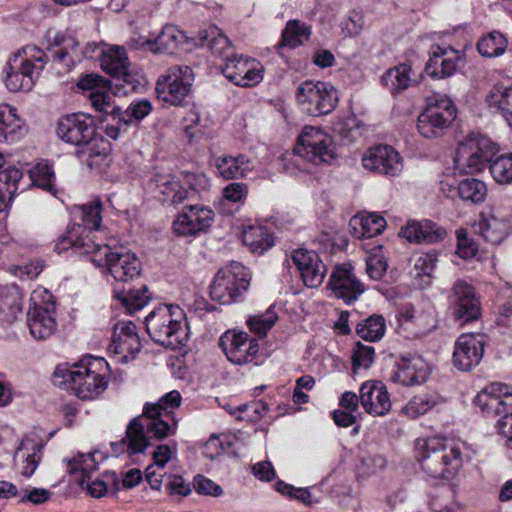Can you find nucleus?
Listing matches in <instances>:
<instances>
[{
	"instance_id": "obj_21",
	"label": "nucleus",
	"mask_w": 512,
	"mask_h": 512,
	"mask_svg": "<svg viewBox=\"0 0 512 512\" xmlns=\"http://www.w3.org/2000/svg\"><path fill=\"white\" fill-rule=\"evenodd\" d=\"M484 353L482 336L465 333L458 337L453 352L454 365L463 371H468L479 364Z\"/></svg>"
},
{
	"instance_id": "obj_24",
	"label": "nucleus",
	"mask_w": 512,
	"mask_h": 512,
	"mask_svg": "<svg viewBox=\"0 0 512 512\" xmlns=\"http://www.w3.org/2000/svg\"><path fill=\"white\" fill-rule=\"evenodd\" d=\"M359 398L365 411L372 416H384L392 407L388 390L380 381L364 382L360 387Z\"/></svg>"
},
{
	"instance_id": "obj_30",
	"label": "nucleus",
	"mask_w": 512,
	"mask_h": 512,
	"mask_svg": "<svg viewBox=\"0 0 512 512\" xmlns=\"http://www.w3.org/2000/svg\"><path fill=\"white\" fill-rule=\"evenodd\" d=\"M399 235L409 242H436L446 236V230L429 220H413L401 228Z\"/></svg>"
},
{
	"instance_id": "obj_36",
	"label": "nucleus",
	"mask_w": 512,
	"mask_h": 512,
	"mask_svg": "<svg viewBox=\"0 0 512 512\" xmlns=\"http://www.w3.org/2000/svg\"><path fill=\"white\" fill-rule=\"evenodd\" d=\"M486 102L490 108L497 110L512 127V85H495L488 92Z\"/></svg>"
},
{
	"instance_id": "obj_18",
	"label": "nucleus",
	"mask_w": 512,
	"mask_h": 512,
	"mask_svg": "<svg viewBox=\"0 0 512 512\" xmlns=\"http://www.w3.org/2000/svg\"><path fill=\"white\" fill-rule=\"evenodd\" d=\"M214 220L211 209L192 205L184 208L173 222V231L180 236H192L208 230Z\"/></svg>"
},
{
	"instance_id": "obj_23",
	"label": "nucleus",
	"mask_w": 512,
	"mask_h": 512,
	"mask_svg": "<svg viewBox=\"0 0 512 512\" xmlns=\"http://www.w3.org/2000/svg\"><path fill=\"white\" fill-rule=\"evenodd\" d=\"M328 286L337 298L343 299L346 303L356 300L364 291L363 285L355 277L350 264L336 266Z\"/></svg>"
},
{
	"instance_id": "obj_14",
	"label": "nucleus",
	"mask_w": 512,
	"mask_h": 512,
	"mask_svg": "<svg viewBox=\"0 0 512 512\" xmlns=\"http://www.w3.org/2000/svg\"><path fill=\"white\" fill-rule=\"evenodd\" d=\"M193 72L188 66L170 67L156 82L157 97L170 105H179L188 96Z\"/></svg>"
},
{
	"instance_id": "obj_5",
	"label": "nucleus",
	"mask_w": 512,
	"mask_h": 512,
	"mask_svg": "<svg viewBox=\"0 0 512 512\" xmlns=\"http://www.w3.org/2000/svg\"><path fill=\"white\" fill-rule=\"evenodd\" d=\"M45 62V52L36 46L18 50L4 67L3 81L6 88L14 93L30 91Z\"/></svg>"
},
{
	"instance_id": "obj_6",
	"label": "nucleus",
	"mask_w": 512,
	"mask_h": 512,
	"mask_svg": "<svg viewBox=\"0 0 512 512\" xmlns=\"http://www.w3.org/2000/svg\"><path fill=\"white\" fill-rule=\"evenodd\" d=\"M146 329L151 338L171 349H179L188 340L185 315L179 307L163 306L146 318Z\"/></svg>"
},
{
	"instance_id": "obj_39",
	"label": "nucleus",
	"mask_w": 512,
	"mask_h": 512,
	"mask_svg": "<svg viewBox=\"0 0 512 512\" xmlns=\"http://www.w3.org/2000/svg\"><path fill=\"white\" fill-rule=\"evenodd\" d=\"M410 262L412 265L410 273L414 277L415 285L419 288L428 285L435 268L436 257L432 254H415Z\"/></svg>"
},
{
	"instance_id": "obj_1",
	"label": "nucleus",
	"mask_w": 512,
	"mask_h": 512,
	"mask_svg": "<svg viewBox=\"0 0 512 512\" xmlns=\"http://www.w3.org/2000/svg\"><path fill=\"white\" fill-rule=\"evenodd\" d=\"M85 229L80 224L72 225L66 234L60 237L56 248L59 252L68 248L83 249L91 261L106 267L111 276L120 282H128L137 278L141 273V262L135 253L125 249L112 250L108 245L85 242Z\"/></svg>"
},
{
	"instance_id": "obj_47",
	"label": "nucleus",
	"mask_w": 512,
	"mask_h": 512,
	"mask_svg": "<svg viewBox=\"0 0 512 512\" xmlns=\"http://www.w3.org/2000/svg\"><path fill=\"white\" fill-rule=\"evenodd\" d=\"M152 110V105L148 100H140L132 103L127 110L121 111L120 108L112 107L110 117L118 123L129 124L132 120H141Z\"/></svg>"
},
{
	"instance_id": "obj_55",
	"label": "nucleus",
	"mask_w": 512,
	"mask_h": 512,
	"mask_svg": "<svg viewBox=\"0 0 512 512\" xmlns=\"http://www.w3.org/2000/svg\"><path fill=\"white\" fill-rule=\"evenodd\" d=\"M278 320L277 313L270 307L262 314L251 315L247 318L246 324L252 333L259 336H266L267 332Z\"/></svg>"
},
{
	"instance_id": "obj_46",
	"label": "nucleus",
	"mask_w": 512,
	"mask_h": 512,
	"mask_svg": "<svg viewBox=\"0 0 512 512\" xmlns=\"http://www.w3.org/2000/svg\"><path fill=\"white\" fill-rule=\"evenodd\" d=\"M410 74L411 66L408 64H400L389 69L382 77V81L392 93H398L410 86Z\"/></svg>"
},
{
	"instance_id": "obj_25",
	"label": "nucleus",
	"mask_w": 512,
	"mask_h": 512,
	"mask_svg": "<svg viewBox=\"0 0 512 512\" xmlns=\"http://www.w3.org/2000/svg\"><path fill=\"white\" fill-rule=\"evenodd\" d=\"M111 143L94 131L92 137L78 148L77 155L90 169H101L111 162Z\"/></svg>"
},
{
	"instance_id": "obj_15",
	"label": "nucleus",
	"mask_w": 512,
	"mask_h": 512,
	"mask_svg": "<svg viewBox=\"0 0 512 512\" xmlns=\"http://www.w3.org/2000/svg\"><path fill=\"white\" fill-rule=\"evenodd\" d=\"M454 318L461 324L479 319L481 304L474 287L464 280H457L448 293Z\"/></svg>"
},
{
	"instance_id": "obj_4",
	"label": "nucleus",
	"mask_w": 512,
	"mask_h": 512,
	"mask_svg": "<svg viewBox=\"0 0 512 512\" xmlns=\"http://www.w3.org/2000/svg\"><path fill=\"white\" fill-rule=\"evenodd\" d=\"M150 454L152 462L146 467L145 479L151 489L160 491L163 480L167 478L166 488L171 495H189L191 488L183 477L178 474H170L167 471L178 463L177 444L175 442L159 444L153 448Z\"/></svg>"
},
{
	"instance_id": "obj_12",
	"label": "nucleus",
	"mask_w": 512,
	"mask_h": 512,
	"mask_svg": "<svg viewBox=\"0 0 512 512\" xmlns=\"http://www.w3.org/2000/svg\"><path fill=\"white\" fill-rule=\"evenodd\" d=\"M456 117V108L447 97L429 102L417 120L418 132L425 138H435L443 134Z\"/></svg>"
},
{
	"instance_id": "obj_53",
	"label": "nucleus",
	"mask_w": 512,
	"mask_h": 512,
	"mask_svg": "<svg viewBox=\"0 0 512 512\" xmlns=\"http://www.w3.org/2000/svg\"><path fill=\"white\" fill-rule=\"evenodd\" d=\"M429 505L434 512H454L459 507L454 488L446 486L437 491L431 497Z\"/></svg>"
},
{
	"instance_id": "obj_60",
	"label": "nucleus",
	"mask_w": 512,
	"mask_h": 512,
	"mask_svg": "<svg viewBox=\"0 0 512 512\" xmlns=\"http://www.w3.org/2000/svg\"><path fill=\"white\" fill-rule=\"evenodd\" d=\"M374 360V348L356 343L352 351V365L355 373L359 368H368Z\"/></svg>"
},
{
	"instance_id": "obj_44",
	"label": "nucleus",
	"mask_w": 512,
	"mask_h": 512,
	"mask_svg": "<svg viewBox=\"0 0 512 512\" xmlns=\"http://www.w3.org/2000/svg\"><path fill=\"white\" fill-rule=\"evenodd\" d=\"M197 39L201 45L208 46L217 55H223L231 47L228 37L216 26L199 31Z\"/></svg>"
},
{
	"instance_id": "obj_41",
	"label": "nucleus",
	"mask_w": 512,
	"mask_h": 512,
	"mask_svg": "<svg viewBox=\"0 0 512 512\" xmlns=\"http://www.w3.org/2000/svg\"><path fill=\"white\" fill-rule=\"evenodd\" d=\"M477 226L479 233L492 244H499L509 233L508 223L494 216H483Z\"/></svg>"
},
{
	"instance_id": "obj_8",
	"label": "nucleus",
	"mask_w": 512,
	"mask_h": 512,
	"mask_svg": "<svg viewBox=\"0 0 512 512\" xmlns=\"http://www.w3.org/2000/svg\"><path fill=\"white\" fill-rule=\"evenodd\" d=\"M180 404L181 396L177 391L167 393L157 403H147L140 416L146 431L158 439L174 435L178 427L174 411Z\"/></svg>"
},
{
	"instance_id": "obj_20",
	"label": "nucleus",
	"mask_w": 512,
	"mask_h": 512,
	"mask_svg": "<svg viewBox=\"0 0 512 512\" xmlns=\"http://www.w3.org/2000/svg\"><path fill=\"white\" fill-rule=\"evenodd\" d=\"M364 168L385 175H397L402 170L399 153L388 145L370 148L362 157Z\"/></svg>"
},
{
	"instance_id": "obj_29",
	"label": "nucleus",
	"mask_w": 512,
	"mask_h": 512,
	"mask_svg": "<svg viewBox=\"0 0 512 512\" xmlns=\"http://www.w3.org/2000/svg\"><path fill=\"white\" fill-rule=\"evenodd\" d=\"M202 182L203 178L187 172L166 180L159 187L165 201L179 204L188 197L189 190L197 189Z\"/></svg>"
},
{
	"instance_id": "obj_63",
	"label": "nucleus",
	"mask_w": 512,
	"mask_h": 512,
	"mask_svg": "<svg viewBox=\"0 0 512 512\" xmlns=\"http://www.w3.org/2000/svg\"><path fill=\"white\" fill-rule=\"evenodd\" d=\"M457 254L464 259L474 257L478 252V246L474 240L468 237L463 229L457 231Z\"/></svg>"
},
{
	"instance_id": "obj_27",
	"label": "nucleus",
	"mask_w": 512,
	"mask_h": 512,
	"mask_svg": "<svg viewBox=\"0 0 512 512\" xmlns=\"http://www.w3.org/2000/svg\"><path fill=\"white\" fill-rule=\"evenodd\" d=\"M463 61V54L450 46H435L426 65V72L434 78L453 75Z\"/></svg>"
},
{
	"instance_id": "obj_7",
	"label": "nucleus",
	"mask_w": 512,
	"mask_h": 512,
	"mask_svg": "<svg viewBox=\"0 0 512 512\" xmlns=\"http://www.w3.org/2000/svg\"><path fill=\"white\" fill-rule=\"evenodd\" d=\"M475 403L483 413L502 415L497 422L498 431L512 441V387L491 383L477 394Z\"/></svg>"
},
{
	"instance_id": "obj_37",
	"label": "nucleus",
	"mask_w": 512,
	"mask_h": 512,
	"mask_svg": "<svg viewBox=\"0 0 512 512\" xmlns=\"http://www.w3.org/2000/svg\"><path fill=\"white\" fill-rule=\"evenodd\" d=\"M443 403V398L436 392L422 393L413 397L402 409L412 419L420 417Z\"/></svg>"
},
{
	"instance_id": "obj_2",
	"label": "nucleus",
	"mask_w": 512,
	"mask_h": 512,
	"mask_svg": "<svg viewBox=\"0 0 512 512\" xmlns=\"http://www.w3.org/2000/svg\"><path fill=\"white\" fill-rule=\"evenodd\" d=\"M415 447L422 470L432 478L453 477L462 465L461 448L452 439H418Z\"/></svg>"
},
{
	"instance_id": "obj_59",
	"label": "nucleus",
	"mask_w": 512,
	"mask_h": 512,
	"mask_svg": "<svg viewBox=\"0 0 512 512\" xmlns=\"http://www.w3.org/2000/svg\"><path fill=\"white\" fill-rule=\"evenodd\" d=\"M387 261L382 253V247H374L367 258V273L375 280L381 279L387 270Z\"/></svg>"
},
{
	"instance_id": "obj_3",
	"label": "nucleus",
	"mask_w": 512,
	"mask_h": 512,
	"mask_svg": "<svg viewBox=\"0 0 512 512\" xmlns=\"http://www.w3.org/2000/svg\"><path fill=\"white\" fill-rule=\"evenodd\" d=\"M55 377H61L75 395L83 400L94 399L108 386L109 366L103 358H89L70 369L58 368Z\"/></svg>"
},
{
	"instance_id": "obj_45",
	"label": "nucleus",
	"mask_w": 512,
	"mask_h": 512,
	"mask_svg": "<svg viewBox=\"0 0 512 512\" xmlns=\"http://www.w3.org/2000/svg\"><path fill=\"white\" fill-rule=\"evenodd\" d=\"M184 34L172 25L165 26L155 38L153 53H173L184 41Z\"/></svg>"
},
{
	"instance_id": "obj_16",
	"label": "nucleus",
	"mask_w": 512,
	"mask_h": 512,
	"mask_svg": "<svg viewBox=\"0 0 512 512\" xmlns=\"http://www.w3.org/2000/svg\"><path fill=\"white\" fill-rule=\"evenodd\" d=\"M223 73L237 86L254 87L262 81L264 67L256 59L234 55L226 60Z\"/></svg>"
},
{
	"instance_id": "obj_62",
	"label": "nucleus",
	"mask_w": 512,
	"mask_h": 512,
	"mask_svg": "<svg viewBox=\"0 0 512 512\" xmlns=\"http://www.w3.org/2000/svg\"><path fill=\"white\" fill-rule=\"evenodd\" d=\"M110 89L111 86L108 84L104 86L103 89L87 94L92 106L96 110L100 112H107L108 109L112 107V95L110 93Z\"/></svg>"
},
{
	"instance_id": "obj_51",
	"label": "nucleus",
	"mask_w": 512,
	"mask_h": 512,
	"mask_svg": "<svg viewBox=\"0 0 512 512\" xmlns=\"http://www.w3.org/2000/svg\"><path fill=\"white\" fill-rule=\"evenodd\" d=\"M311 30L298 20L289 21L282 34V44L291 48L298 47L307 41Z\"/></svg>"
},
{
	"instance_id": "obj_19",
	"label": "nucleus",
	"mask_w": 512,
	"mask_h": 512,
	"mask_svg": "<svg viewBox=\"0 0 512 512\" xmlns=\"http://www.w3.org/2000/svg\"><path fill=\"white\" fill-rule=\"evenodd\" d=\"M141 349V342L136 326L131 321H120L115 324L110 351L119 361L133 359Z\"/></svg>"
},
{
	"instance_id": "obj_32",
	"label": "nucleus",
	"mask_w": 512,
	"mask_h": 512,
	"mask_svg": "<svg viewBox=\"0 0 512 512\" xmlns=\"http://www.w3.org/2000/svg\"><path fill=\"white\" fill-rule=\"evenodd\" d=\"M42 446L34 439H24L14 454V463L19 473L30 477L35 472L41 459Z\"/></svg>"
},
{
	"instance_id": "obj_28",
	"label": "nucleus",
	"mask_w": 512,
	"mask_h": 512,
	"mask_svg": "<svg viewBox=\"0 0 512 512\" xmlns=\"http://www.w3.org/2000/svg\"><path fill=\"white\" fill-rule=\"evenodd\" d=\"M102 69L110 75L130 82L132 71L128 60L126 50L118 45H104L100 56Z\"/></svg>"
},
{
	"instance_id": "obj_58",
	"label": "nucleus",
	"mask_w": 512,
	"mask_h": 512,
	"mask_svg": "<svg viewBox=\"0 0 512 512\" xmlns=\"http://www.w3.org/2000/svg\"><path fill=\"white\" fill-rule=\"evenodd\" d=\"M77 211L80 212V217L88 229L97 230L100 228L102 221V203L100 200H94L89 204L82 205Z\"/></svg>"
},
{
	"instance_id": "obj_61",
	"label": "nucleus",
	"mask_w": 512,
	"mask_h": 512,
	"mask_svg": "<svg viewBox=\"0 0 512 512\" xmlns=\"http://www.w3.org/2000/svg\"><path fill=\"white\" fill-rule=\"evenodd\" d=\"M117 298L121 300L123 306H125L129 312H132L144 307L150 297L147 295V289H143V291H130L127 295L118 294Z\"/></svg>"
},
{
	"instance_id": "obj_9",
	"label": "nucleus",
	"mask_w": 512,
	"mask_h": 512,
	"mask_svg": "<svg viewBox=\"0 0 512 512\" xmlns=\"http://www.w3.org/2000/svg\"><path fill=\"white\" fill-rule=\"evenodd\" d=\"M294 154L314 166L330 163L336 155L333 138L320 126H304L298 135Z\"/></svg>"
},
{
	"instance_id": "obj_17",
	"label": "nucleus",
	"mask_w": 512,
	"mask_h": 512,
	"mask_svg": "<svg viewBox=\"0 0 512 512\" xmlns=\"http://www.w3.org/2000/svg\"><path fill=\"white\" fill-rule=\"evenodd\" d=\"M220 346L227 359L237 365L252 362L259 352L257 340L250 338L245 332L236 330L226 331L220 338Z\"/></svg>"
},
{
	"instance_id": "obj_43",
	"label": "nucleus",
	"mask_w": 512,
	"mask_h": 512,
	"mask_svg": "<svg viewBox=\"0 0 512 512\" xmlns=\"http://www.w3.org/2000/svg\"><path fill=\"white\" fill-rule=\"evenodd\" d=\"M242 239L253 253H262L273 245V237L260 225L248 226L243 230Z\"/></svg>"
},
{
	"instance_id": "obj_57",
	"label": "nucleus",
	"mask_w": 512,
	"mask_h": 512,
	"mask_svg": "<svg viewBox=\"0 0 512 512\" xmlns=\"http://www.w3.org/2000/svg\"><path fill=\"white\" fill-rule=\"evenodd\" d=\"M29 174L34 185L48 190L53 194L56 193L53 184L54 172L48 164L38 163L29 171Z\"/></svg>"
},
{
	"instance_id": "obj_34",
	"label": "nucleus",
	"mask_w": 512,
	"mask_h": 512,
	"mask_svg": "<svg viewBox=\"0 0 512 512\" xmlns=\"http://www.w3.org/2000/svg\"><path fill=\"white\" fill-rule=\"evenodd\" d=\"M385 227V219L374 213L359 214L350 220L352 234L359 239L377 236Z\"/></svg>"
},
{
	"instance_id": "obj_52",
	"label": "nucleus",
	"mask_w": 512,
	"mask_h": 512,
	"mask_svg": "<svg viewBox=\"0 0 512 512\" xmlns=\"http://www.w3.org/2000/svg\"><path fill=\"white\" fill-rule=\"evenodd\" d=\"M458 193L461 199L473 203H481L487 196V187L478 179H465L458 185Z\"/></svg>"
},
{
	"instance_id": "obj_22",
	"label": "nucleus",
	"mask_w": 512,
	"mask_h": 512,
	"mask_svg": "<svg viewBox=\"0 0 512 512\" xmlns=\"http://www.w3.org/2000/svg\"><path fill=\"white\" fill-rule=\"evenodd\" d=\"M95 127L90 117L83 114H71L62 117L57 126V135L67 143L78 148L92 137Z\"/></svg>"
},
{
	"instance_id": "obj_33",
	"label": "nucleus",
	"mask_w": 512,
	"mask_h": 512,
	"mask_svg": "<svg viewBox=\"0 0 512 512\" xmlns=\"http://www.w3.org/2000/svg\"><path fill=\"white\" fill-rule=\"evenodd\" d=\"M98 466L95 452L78 453L67 461L68 472L80 487H84L86 480H90Z\"/></svg>"
},
{
	"instance_id": "obj_38",
	"label": "nucleus",
	"mask_w": 512,
	"mask_h": 512,
	"mask_svg": "<svg viewBox=\"0 0 512 512\" xmlns=\"http://www.w3.org/2000/svg\"><path fill=\"white\" fill-rule=\"evenodd\" d=\"M24 126L15 107L9 104H0V141L13 138Z\"/></svg>"
},
{
	"instance_id": "obj_35",
	"label": "nucleus",
	"mask_w": 512,
	"mask_h": 512,
	"mask_svg": "<svg viewBox=\"0 0 512 512\" xmlns=\"http://www.w3.org/2000/svg\"><path fill=\"white\" fill-rule=\"evenodd\" d=\"M28 325L32 336L39 340L50 337L56 330L52 311L43 307H36L30 313Z\"/></svg>"
},
{
	"instance_id": "obj_49",
	"label": "nucleus",
	"mask_w": 512,
	"mask_h": 512,
	"mask_svg": "<svg viewBox=\"0 0 512 512\" xmlns=\"http://www.w3.org/2000/svg\"><path fill=\"white\" fill-rule=\"evenodd\" d=\"M146 427L140 417L134 419L127 428L126 442L130 454L143 452L148 447V440L144 435Z\"/></svg>"
},
{
	"instance_id": "obj_11",
	"label": "nucleus",
	"mask_w": 512,
	"mask_h": 512,
	"mask_svg": "<svg viewBox=\"0 0 512 512\" xmlns=\"http://www.w3.org/2000/svg\"><path fill=\"white\" fill-rule=\"evenodd\" d=\"M498 152V146L484 135L471 134L458 147L455 164L460 173L482 171Z\"/></svg>"
},
{
	"instance_id": "obj_31",
	"label": "nucleus",
	"mask_w": 512,
	"mask_h": 512,
	"mask_svg": "<svg viewBox=\"0 0 512 512\" xmlns=\"http://www.w3.org/2000/svg\"><path fill=\"white\" fill-rule=\"evenodd\" d=\"M430 374L428 363L420 356L402 358L398 363L397 380L406 386L423 383Z\"/></svg>"
},
{
	"instance_id": "obj_26",
	"label": "nucleus",
	"mask_w": 512,
	"mask_h": 512,
	"mask_svg": "<svg viewBox=\"0 0 512 512\" xmlns=\"http://www.w3.org/2000/svg\"><path fill=\"white\" fill-rule=\"evenodd\" d=\"M292 261L297 266L307 287L315 288L323 283L326 267L317 253L306 249H297L292 254Z\"/></svg>"
},
{
	"instance_id": "obj_42",
	"label": "nucleus",
	"mask_w": 512,
	"mask_h": 512,
	"mask_svg": "<svg viewBox=\"0 0 512 512\" xmlns=\"http://www.w3.org/2000/svg\"><path fill=\"white\" fill-rule=\"evenodd\" d=\"M21 178L22 172L15 167L0 171V211L11 203Z\"/></svg>"
},
{
	"instance_id": "obj_56",
	"label": "nucleus",
	"mask_w": 512,
	"mask_h": 512,
	"mask_svg": "<svg viewBox=\"0 0 512 512\" xmlns=\"http://www.w3.org/2000/svg\"><path fill=\"white\" fill-rule=\"evenodd\" d=\"M494 180L500 184L512 183V154L501 155L490 164Z\"/></svg>"
},
{
	"instance_id": "obj_40",
	"label": "nucleus",
	"mask_w": 512,
	"mask_h": 512,
	"mask_svg": "<svg viewBox=\"0 0 512 512\" xmlns=\"http://www.w3.org/2000/svg\"><path fill=\"white\" fill-rule=\"evenodd\" d=\"M86 493L93 498H102L110 491L115 493L120 490L119 480L114 472H105L100 477L86 480L84 487Z\"/></svg>"
},
{
	"instance_id": "obj_50",
	"label": "nucleus",
	"mask_w": 512,
	"mask_h": 512,
	"mask_svg": "<svg viewBox=\"0 0 512 512\" xmlns=\"http://www.w3.org/2000/svg\"><path fill=\"white\" fill-rule=\"evenodd\" d=\"M508 45L505 36L499 32H491L482 37L477 44L479 53L484 57H496L502 55Z\"/></svg>"
},
{
	"instance_id": "obj_54",
	"label": "nucleus",
	"mask_w": 512,
	"mask_h": 512,
	"mask_svg": "<svg viewBox=\"0 0 512 512\" xmlns=\"http://www.w3.org/2000/svg\"><path fill=\"white\" fill-rule=\"evenodd\" d=\"M356 332L366 341L379 340L385 333L384 318L379 315L371 316L357 325Z\"/></svg>"
},
{
	"instance_id": "obj_64",
	"label": "nucleus",
	"mask_w": 512,
	"mask_h": 512,
	"mask_svg": "<svg viewBox=\"0 0 512 512\" xmlns=\"http://www.w3.org/2000/svg\"><path fill=\"white\" fill-rule=\"evenodd\" d=\"M247 193L248 189L245 184L233 182L223 189L222 195L225 201L242 204L245 201Z\"/></svg>"
},
{
	"instance_id": "obj_48",
	"label": "nucleus",
	"mask_w": 512,
	"mask_h": 512,
	"mask_svg": "<svg viewBox=\"0 0 512 512\" xmlns=\"http://www.w3.org/2000/svg\"><path fill=\"white\" fill-rule=\"evenodd\" d=\"M216 166L220 175L225 179L241 178L249 170L248 161L243 156L219 158Z\"/></svg>"
},
{
	"instance_id": "obj_13",
	"label": "nucleus",
	"mask_w": 512,
	"mask_h": 512,
	"mask_svg": "<svg viewBox=\"0 0 512 512\" xmlns=\"http://www.w3.org/2000/svg\"><path fill=\"white\" fill-rule=\"evenodd\" d=\"M297 100L312 116L332 112L338 103L336 89L321 81H305L297 89Z\"/></svg>"
},
{
	"instance_id": "obj_10",
	"label": "nucleus",
	"mask_w": 512,
	"mask_h": 512,
	"mask_svg": "<svg viewBox=\"0 0 512 512\" xmlns=\"http://www.w3.org/2000/svg\"><path fill=\"white\" fill-rule=\"evenodd\" d=\"M250 275L245 267L236 261L219 269L210 287L212 300L221 304H231L249 288Z\"/></svg>"
}]
</instances>
